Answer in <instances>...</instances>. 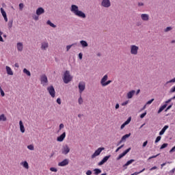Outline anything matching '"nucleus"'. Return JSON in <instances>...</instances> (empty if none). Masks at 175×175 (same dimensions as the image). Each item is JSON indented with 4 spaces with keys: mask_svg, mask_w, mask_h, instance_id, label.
<instances>
[{
    "mask_svg": "<svg viewBox=\"0 0 175 175\" xmlns=\"http://www.w3.org/2000/svg\"><path fill=\"white\" fill-rule=\"evenodd\" d=\"M63 81L64 84H69L73 80V76L70 75V71L66 70L63 75Z\"/></svg>",
    "mask_w": 175,
    "mask_h": 175,
    "instance_id": "nucleus-1",
    "label": "nucleus"
},
{
    "mask_svg": "<svg viewBox=\"0 0 175 175\" xmlns=\"http://www.w3.org/2000/svg\"><path fill=\"white\" fill-rule=\"evenodd\" d=\"M130 53L132 55H137L139 53V46L136 45L130 46Z\"/></svg>",
    "mask_w": 175,
    "mask_h": 175,
    "instance_id": "nucleus-2",
    "label": "nucleus"
},
{
    "mask_svg": "<svg viewBox=\"0 0 175 175\" xmlns=\"http://www.w3.org/2000/svg\"><path fill=\"white\" fill-rule=\"evenodd\" d=\"M40 81L43 87H46V85H49V79H47V76L46 75H42L40 76Z\"/></svg>",
    "mask_w": 175,
    "mask_h": 175,
    "instance_id": "nucleus-3",
    "label": "nucleus"
},
{
    "mask_svg": "<svg viewBox=\"0 0 175 175\" xmlns=\"http://www.w3.org/2000/svg\"><path fill=\"white\" fill-rule=\"evenodd\" d=\"M46 90L51 98H55V89H54V86L51 85L48 87Z\"/></svg>",
    "mask_w": 175,
    "mask_h": 175,
    "instance_id": "nucleus-4",
    "label": "nucleus"
},
{
    "mask_svg": "<svg viewBox=\"0 0 175 175\" xmlns=\"http://www.w3.org/2000/svg\"><path fill=\"white\" fill-rule=\"evenodd\" d=\"M69 152H70V148H69V146H63L62 148V154H63V155H68Z\"/></svg>",
    "mask_w": 175,
    "mask_h": 175,
    "instance_id": "nucleus-5",
    "label": "nucleus"
},
{
    "mask_svg": "<svg viewBox=\"0 0 175 175\" xmlns=\"http://www.w3.org/2000/svg\"><path fill=\"white\" fill-rule=\"evenodd\" d=\"M105 150V148H98L94 153L92 155V159H94V158H96V157H98L100 155V153Z\"/></svg>",
    "mask_w": 175,
    "mask_h": 175,
    "instance_id": "nucleus-6",
    "label": "nucleus"
},
{
    "mask_svg": "<svg viewBox=\"0 0 175 175\" xmlns=\"http://www.w3.org/2000/svg\"><path fill=\"white\" fill-rule=\"evenodd\" d=\"M101 6H103V8H110V6H111V3L110 2V0H103Z\"/></svg>",
    "mask_w": 175,
    "mask_h": 175,
    "instance_id": "nucleus-7",
    "label": "nucleus"
},
{
    "mask_svg": "<svg viewBox=\"0 0 175 175\" xmlns=\"http://www.w3.org/2000/svg\"><path fill=\"white\" fill-rule=\"evenodd\" d=\"M78 88L79 90V93L82 94L84 90H85V83L79 82Z\"/></svg>",
    "mask_w": 175,
    "mask_h": 175,
    "instance_id": "nucleus-8",
    "label": "nucleus"
},
{
    "mask_svg": "<svg viewBox=\"0 0 175 175\" xmlns=\"http://www.w3.org/2000/svg\"><path fill=\"white\" fill-rule=\"evenodd\" d=\"M110 157H111V155H108V156H105L101 161H100L98 165V166H102V165H104V163H106V162H107V161H109V159L110 158Z\"/></svg>",
    "mask_w": 175,
    "mask_h": 175,
    "instance_id": "nucleus-9",
    "label": "nucleus"
},
{
    "mask_svg": "<svg viewBox=\"0 0 175 175\" xmlns=\"http://www.w3.org/2000/svg\"><path fill=\"white\" fill-rule=\"evenodd\" d=\"M49 49V42H42L41 43V50L46 51Z\"/></svg>",
    "mask_w": 175,
    "mask_h": 175,
    "instance_id": "nucleus-10",
    "label": "nucleus"
},
{
    "mask_svg": "<svg viewBox=\"0 0 175 175\" xmlns=\"http://www.w3.org/2000/svg\"><path fill=\"white\" fill-rule=\"evenodd\" d=\"M75 16H77L78 17H81V18H85L87 16L83 11L79 10L77 12H76Z\"/></svg>",
    "mask_w": 175,
    "mask_h": 175,
    "instance_id": "nucleus-11",
    "label": "nucleus"
},
{
    "mask_svg": "<svg viewBox=\"0 0 175 175\" xmlns=\"http://www.w3.org/2000/svg\"><path fill=\"white\" fill-rule=\"evenodd\" d=\"M65 137H66V133L64 132L61 135L57 137V141L64 142Z\"/></svg>",
    "mask_w": 175,
    "mask_h": 175,
    "instance_id": "nucleus-12",
    "label": "nucleus"
},
{
    "mask_svg": "<svg viewBox=\"0 0 175 175\" xmlns=\"http://www.w3.org/2000/svg\"><path fill=\"white\" fill-rule=\"evenodd\" d=\"M141 18L142 21H148L150 20V16L148 14H141Z\"/></svg>",
    "mask_w": 175,
    "mask_h": 175,
    "instance_id": "nucleus-13",
    "label": "nucleus"
},
{
    "mask_svg": "<svg viewBox=\"0 0 175 175\" xmlns=\"http://www.w3.org/2000/svg\"><path fill=\"white\" fill-rule=\"evenodd\" d=\"M36 13L37 16H40V15L44 14V9H43V8H42V7H40L36 10Z\"/></svg>",
    "mask_w": 175,
    "mask_h": 175,
    "instance_id": "nucleus-14",
    "label": "nucleus"
},
{
    "mask_svg": "<svg viewBox=\"0 0 175 175\" xmlns=\"http://www.w3.org/2000/svg\"><path fill=\"white\" fill-rule=\"evenodd\" d=\"M66 165H69V160L68 159H64L58 163V166H66Z\"/></svg>",
    "mask_w": 175,
    "mask_h": 175,
    "instance_id": "nucleus-15",
    "label": "nucleus"
},
{
    "mask_svg": "<svg viewBox=\"0 0 175 175\" xmlns=\"http://www.w3.org/2000/svg\"><path fill=\"white\" fill-rule=\"evenodd\" d=\"M136 91L131 90L127 93V98L128 99H132L133 98V96L135 95Z\"/></svg>",
    "mask_w": 175,
    "mask_h": 175,
    "instance_id": "nucleus-16",
    "label": "nucleus"
},
{
    "mask_svg": "<svg viewBox=\"0 0 175 175\" xmlns=\"http://www.w3.org/2000/svg\"><path fill=\"white\" fill-rule=\"evenodd\" d=\"M1 12V14L5 20V23H8V16L6 15V12H5V10H3V8H1L0 9Z\"/></svg>",
    "mask_w": 175,
    "mask_h": 175,
    "instance_id": "nucleus-17",
    "label": "nucleus"
},
{
    "mask_svg": "<svg viewBox=\"0 0 175 175\" xmlns=\"http://www.w3.org/2000/svg\"><path fill=\"white\" fill-rule=\"evenodd\" d=\"M70 10L75 14L79 11V7L76 5H72Z\"/></svg>",
    "mask_w": 175,
    "mask_h": 175,
    "instance_id": "nucleus-18",
    "label": "nucleus"
},
{
    "mask_svg": "<svg viewBox=\"0 0 175 175\" xmlns=\"http://www.w3.org/2000/svg\"><path fill=\"white\" fill-rule=\"evenodd\" d=\"M107 79H109V77L107 75H105L100 80V84L103 87L104 84L107 81Z\"/></svg>",
    "mask_w": 175,
    "mask_h": 175,
    "instance_id": "nucleus-19",
    "label": "nucleus"
},
{
    "mask_svg": "<svg viewBox=\"0 0 175 175\" xmlns=\"http://www.w3.org/2000/svg\"><path fill=\"white\" fill-rule=\"evenodd\" d=\"M16 49H17L18 51H23V50L24 49L23 42H18L16 44Z\"/></svg>",
    "mask_w": 175,
    "mask_h": 175,
    "instance_id": "nucleus-20",
    "label": "nucleus"
},
{
    "mask_svg": "<svg viewBox=\"0 0 175 175\" xmlns=\"http://www.w3.org/2000/svg\"><path fill=\"white\" fill-rule=\"evenodd\" d=\"M5 69L8 75H9L10 76H13V70H12V68H10V67L6 66Z\"/></svg>",
    "mask_w": 175,
    "mask_h": 175,
    "instance_id": "nucleus-21",
    "label": "nucleus"
},
{
    "mask_svg": "<svg viewBox=\"0 0 175 175\" xmlns=\"http://www.w3.org/2000/svg\"><path fill=\"white\" fill-rule=\"evenodd\" d=\"M19 125H20V131L22 133H24L25 132V128L24 127V124H23V121L19 122Z\"/></svg>",
    "mask_w": 175,
    "mask_h": 175,
    "instance_id": "nucleus-22",
    "label": "nucleus"
},
{
    "mask_svg": "<svg viewBox=\"0 0 175 175\" xmlns=\"http://www.w3.org/2000/svg\"><path fill=\"white\" fill-rule=\"evenodd\" d=\"M167 107V104H165L163 106H161L159 111H157L158 114H160V113H162V111H163V110H165V109H166V107Z\"/></svg>",
    "mask_w": 175,
    "mask_h": 175,
    "instance_id": "nucleus-23",
    "label": "nucleus"
},
{
    "mask_svg": "<svg viewBox=\"0 0 175 175\" xmlns=\"http://www.w3.org/2000/svg\"><path fill=\"white\" fill-rule=\"evenodd\" d=\"M167 128H169V126L165 125V126L161 129V131L159 132L160 136H162V135H163V133H165V132L166 131V129H167Z\"/></svg>",
    "mask_w": 175,
    "mask_h": 175,
    "instance_id": "nucleus-24",
    "label": "nucleus"
},
{
    "mask_svg": "<svg viewBox=\"0 0 175 175\" xmlns=\"http://www.w3.org/2000/svg\"><path fill=\"white\" fill-rule=\"evenodd\" d=\"M80 44H81L82 47H88V43L85 40H81Z\"/></svg>",
    "mask_w": 175,
    "mask_h": 175,
    "instance_id": "nucleus-25",
    "label": "nucleus"
},
{
    "mask_svg": "<svg viewBox=\"0 0 175 175\" xmlns=\"http://www.w3.org/2000/svg\"><path fill=\"white\" fill-rule=\"evenodd\" d=\"M25 167V169H29V165H28V162L27 161H23L21 163Z\"/></svg>",
    "mask_w": 175,
    "mask_h": 175,
    "instance_id": "nucleus-26",
    "label": "nucleus"
},
{
    "mask_svg": "<svg viewBox=\"0 0 175 175\" xmlns=\"http://www.w3.org/2000/svg\"><path fill=\"white\" fill-rule=\"evenodd\" d=\"M8 29H12L13 27V19L9 21L8 23Z\"/></svg>",
    "mask_w": 175,
    "mask_h": 175,
    "instance_id": "nucleus-27",
    "label": "nucleus"
},
{
    "mask_svg": "<svg viewBox=\"0 0 175 175\" xmlns=\"http://www.w3.org/2000/svg\"><path fill=\"white\" fill-rule=\"evenodd\" d=\"M133 162H135V159H131L129 161H128L124 165L123 167H125L126 166H129V165H131V163H132Z\"/></svg>",
    "mask_w": 175,
    "mask_h": 175,
    "instance_id": "nucleus-28",
    "label": "nucleus"
},
{
    "mask_svg": "<svg viewBox=\"0 0 175 175\" xmlns=\"http://www.w3.org/2000/svg\"><path fill=\"white\" fill-rule=\"evenodd\" d=\"M46 24L52 27V28H57V25H54V23H51V21H47Z\"/></svg>",
    "mask_w": 175,
    "mask_h": 175,
    "instance_id": "nucleus-29",
    "label": "nucleus"
},
{
    "mask_svg": "<svg viewBox=\"0 0 175 175\" xmlns=\"http://www.w3.org/2000/svg\"><path fill=\"white\" fill-rule=\"evenodd\" d=\"M94 174L96 175L100 174V173H102V170L99 168L94 169Z\"/></svg>",
    "mask_w": 175,
    "mask_h": 175,
    "instance_id": "nucleus-30",
    "label": "nucleus"
},
{
    "mask_svg": "<svg viewBox=\"0 0 175 175\" xmlns=\"http://www.w3.org/2000/svg\"><path fill=\"white\" fill-rule=\"evenodd\" d=\"M131 137V133L129 134H126L124 135L122 137V140H123V142H125V140H126V139H128V137Z\"/></svg>",
    "mask_w": 175,
    "mask_h": 175,
    "instance_id": "nucleus-31",
    "label": "nucleus"
},
{
    "mask_svg": "<svg viewBox=\"0 0 175 175\" xmlns=\"http://www.w3.org/2000/svg\"><path fill=\"white\" fill-rule=\"evenodd\" d=\"M6 120L7 118H6V116H5V114L0 115V122L1 121L5 122L6 121Z\"/></svg>",
    "mask_w": 175,
    "mask_h": 175,
    "instance_id": "nucleus-32",
    "label": "nucleus"
},
{
    "mask_svg": "<svg viewBox=\"0 0 175 175\" xmlns=\"http://www.w3.org/2000/svg\"><path fill=\"white\" fill-rule=\"evenodd\" d=\"M75 44H77V43H74L70 45H67L66 46V51H69V50H70V49H72V47H73V46H75Z\"/></svg>",
    "mask_w": 175,
    "mask_h": 175,
    "instance_id": "nucleus-33",
    "label": "nucleus"
},
{
    "mask_svg": "<svg viewBox=\"0 0 175 175\" xmlns=\"http://www.w3.org/2000/svg\"><path fill=\"white\" fill-rule=\"evenodd\" d=\"M23 73H25L27 76H31V72H29L27 68L23 69Z\"/></svg>",
    "mask_w": 175,
    "mask_h": 175,
    "instance_id": "nucleus-34",
    "label": "nucleus"
},
{
    "mask_svg": "<svg viewBox=\"0 0 175 175\" xmlns=\"http://www.w3.org/2000/svg\"><path fill=\"white\" fill-rule=\"evenodd\" d=\"M172 29H173V27H167L164 29V32H169V31H172Z\"/></svg>",
    "mask_w": 175,
    "mask_h": 175,
    "instance_id": "nucleus-35",
    "label": "nucleus"
},
{
    "mask_svg": "<svg viewBox=\"0 0 175 175\" xmlns=\"http://www.w3.org/2000/svg\"><path fill=\"white\" fill-rule=\"evenodd\" d=\"M83 98L81 97V96H80V97H79V99H78V103H79V105H83Z\"/></svg>",
    "mask_w": 175,
    "mask_h": 175,
    "instance_id": "nucleus-36",
    "label": "nucleus"
},
{
    "mask_svg": "<svg viewBox=\"0 0 175 175\" xmlns=\"http://www.w3.org/2000/svg\"><path fill=\"white\" fill-rule=\"evenodd\" d=\"M124 157H125V155L124 154V153L120 154L118 157H117V161H120V159H121V158H124Z\"/></svg>",
    "mask_w": 175,
    "mask_h": 175,
    "instance_id": "nucleus-37",
    "label": "nucleus"
},
{
    "mask_svg": "<svg viewBox=\"0 0 175 175\" xmlns=\"http://www.w3.org/2000/svg\"><path fill=\"white\" fill-rule=\"evenodd\" d=\"M27 148L29 150H30L31 151H33V150H35V148H33V145H29V146H27Z\"/></svg>",
    "mask_w": 175,
    "mask_h": 175,
    "instance_id": "nucleus-38",
    "label": "nucleus"
},
{
    "mask_svg": "<svg viewBox=\"0 0 175 175\" xmlns=\"http://www.w3.org/2000/svg\"><path fill=\"white\" fill-rule=\"evenodd\" d=\"M131 148H129L128 149H126V150H124L122 153L124 155H126L128 152H129V151H131Z\"/></svg>",
    "mask_w": 175,
    "mask_h": 175,
    "instance_id": "nucleus-39",
    "label": "nucleus"
},
{
    "mask_svg": "<svg viewBox=\"0 0 175 175\" xmlns=\"http://www.w3.org/2000/svg\"><path fill=\"white\" fill-rule=\"evenodd\" d=\"M131 121H132V118L129 117L127 120L124 122V124L126 125H128V124H129V122H131Z\"/></svg>",
    "mask_w": 175,
    "mask_h": 175,
    "instance_id": "nucleus-40",
    "label": "nucleus"
},
{
    "mask_svg": "<svg viewBox=\"0 0 175 175\" xmlns=\"http://www.w3.org/2000/svg\"><path fill=\"white\" fill-rule=\"evenodd\" d=\"M0 94L1 96H5V92H3V90H2V88L0 86Z\"/></svg>",
    "mask_w": 175,
    "mask_h": 175,
    "instance_id": "nucleus-41",
    "label": "nucleus"
},
{
    "mask_svg": "<svg viewBox=\"0 0 175 175\" xmlns=\"http://www.w3.org/2000/svg\"><path fill=\"white\" fill-rule=\"evenodd\" d=\"M166 147H167V144H163L161 145V146L160 147V150H163V148H166Z\"/></svg>",
    "mask_w": 175,
    "mask_h": 175,
    "instance_id": "nucleus-42",
    "label": "nucleus"
},
{
    "mask_svg": "<svg viewBox=\"0 0 175 175\" xmlns=\"http://www.w3.org/2000/svg\"><path fill=\"white\" fill-rule=\"evenodd\" d=\"M23 9H24V3H21L19 4V10H23Z\"/></svg>",
    "mask_w": 175,
    "mask_h": 175,
    "instance_id": "nucleus-43",
    "label": "nucleus"
},
{
    "mask_svg": "<svg viewBox=\"0 0 175 175\" xmlns=\"http://www.w3.org/2000/svg\"><path fill=\"white\" fill-rule=\"evenodd\" d=\"M161 139H162V137L161 136H158L156 138L155 143H158V142H161Z\"/></svg>",
    "mask_w": 175,
    "mask_h": 175,
    "instance_id": "nucleus-44",
    "label": "nucleus"
},
{
    "mask_svg": "<svg viewBox=\"0 0 175 175\" xmlns=\"http://www.w3.org/2000/svg\"><path fill=\"white\" fill-rule=\"evenodd\" d=\"M124 144L121 145L120 146H119L116 150V152H118V151H120V150H121V148H122L124 147Z\"/></svg>",
    "mask_w": 175,
    "mask_h": 175,
    "instance_id": "nucleus-45",
    "label": "nucleus"
},
{
    "mask_svg": "<svg viewBox=\"0 0 175 175\" xmlns=\"http://www.w3.org/2000/svg\"><path fill=\"white\" fill-rule=\"evenodd\" d=\"M146 115H147V112L145 111L144 113L140 115V118H144V117H146Z\"/></svg>",
    "mask_w": 175,
    "mask_h": 175,
    "instance_id": "nucleus-46",
    "label": "nucleus"
},
{
    "mask_svg": "<svg viewBox=\"0 0 175 175\" xmlns=\"http://www.w3.org/2000/svg\"><path fill=\"white\" fill-rule=\"evenodd\" d=\"M169 83H175V77L168 81L166 82V84H169Z\"/></svg>",
    "mask_w": 175,
    "mask_h": 175,
    "instance_id": "nucleus-47",
    "label": "nucleus"
},
{
    "mask_svg": "<svg viewBox=\"0 0 175 175\" xmlns=\"http://www.w3.org/2000/svg\"><path fill=\"white\" fill-rule=\"evenodd\" d=\"M111 83V80L107 81L105 83H104V85L103 87H106V85H109Z\"/></svg>",
    "mask_w": 175,
    "mask_h": 175,
    "instance_id": "nucleus-48",
    "label": "nucleus"
},
{
    "mask_svg": "<svg viewBox=\"0 0 175 175\" xmlns=\"http://www.w3.org/2000/svg\"><path fill=\"white\" fill-rule=\"evenodd\" d=\"M50 170L51 172H57L58 171V170H57V168L55 167H51Z\"/></svg>",
    "mask_w": 175,
    "mask_h": 175,
    "instance_id": "nucleus-49",
    "label": "nucleus"
},
{
    "mask_svg": "<svg viewBox=\"0 0 175 175\" xmlns=\"http://www.w3.org/2000/svg\"><path fill=\"white\" fill-rule=\"evenodd\" d=\"M153 100H154V98H152L151 100H148L147 103H146V105H151L153 102Z\"/></svg>",
    "mask_w": 175,
    "mask_h": 175,
    "instance_id": "nucleus-50",
    "label": "nucleus"
},
{
    "mask_svg": "<svg viewBox=\"0 0 175 175\" xmlns=\"http://www.w3.org/2000/svg\"><path fill=\"white\" fill-rule=\"evenodd\" d=\"M170 94H173V92H175V86L170 89Z\"/></svg>",
    "mask_w": 175,
    "mask_h": 175,
    "instance_id": "nucleus-51",
    "label": "nucleus"
},
{
    "mask_svg": "<svg viewBox=\"0 0 175 175\" xmlns=\"http://www.w3.org/2000/svg\"><path fill=\"white\" fill-rule=\"evenodd\" d=\"M129 102V100H126V101L122 103V106H126V105H128Z\"/></svg>",
    "mask_w": 175,
    "mask_h": 175,
    "instance_id": "nucleus-52",
    "label": "nucleus"
},
{
    "mask_svg": "<svg viewBox=\"0 0 175 175\" xmlns=\"http://www.w3.org/2000/svg\"><path fill=\"white\" fill-rule=\"evenodd\" d=\"M64 127V124H59V131H61V129H63V128Z\"/></svg>",
    "mask_w": 175,
    "mask_h": 175,
    "instance_id": "nucleus-53",
    "label": "nucleus"
},
{
    "mask_svg": "<svg viewBox=\"0 0 175 175\" xmlns=\"http://www.w3.org/2000/svg\"><path fill=\"white\" fill-rule=\"evenodd\" d=\"M158 155H159V154L149 157V158H148V161H150V159H152L153 158H157V157H158Z\"/></svg>",
    "mask_w": 175,
    "mask_h": 175,
    "instance_id": "nucleus-54",
    "label": "nucleus"
},
{
    "mask_svg": "<svg viewBox=\"0 0 175 175\" xmlns=\"http://www.w3.org/2000/svg\"><path fill=\"white\" fill-rule=\"evenodd\" d=\"M172 106H173V104L169 105V106L166 108L165 111H167V110H170V109H172Z\"/></svg>",
    "mask_w": 175,
    "mask_h": 175,
    "instance_id": "nucleus-55",
    "label": "nucleus"
},
{
    "mask_svg": "<svg viewBox=\"0 0 175 175\" xmlns=\"http://www.w3.org/2000/svg\"><path fill=\"white\" fill-rule=\"evenodd\" d=\"M86 174H87V175H91V174H92V171H91V170H88V171L86 172Z\"/></svg>",
    "mask_w": 175,
    "mask_h": 175,
    "instance_id": "nucleus-56",
    "label": "nucleus"
},
{
    "mask_svg": "<svg viewBox=\"0 0 175 175\" xmlns=\"http://www.w3.org/2000/svg\"><path fill=\"white\" fill-rule=\"evenodd\" d=\"M56 102L58 105H61V98H58L57 100H56Z\"/></svg>",
    "mask_w": 175,
    "mask_h": 175,
    "instance_id": "nucleus-57",
    "label": "nucleus"
},
{
    "mask_svg": "<svg viewBox=\"0 0 175 175\" xmlns=\"http://www.w3.org/2000/svg\"><path fill=\"white\" fill-rule=\"evenodd\" d=\"M79 59H83V53H79Z\"/></svg>",
    "mask_w": 175,
    "mask_h": 175,
    "instance_id": "nucleus-58",
    "label": "nucleus"
},
{
    "mask_svg": "<svg viewBox=\"0 0 175 175\" xmlns=\"http://www.w3.org/2000/svg\"><path fill=\"white\" fill-rule=\"evenodd\" d=\"M148 144V141H146L144 142L142 147H146V146H147V144Z\"/></svg>",
    "mask_w": 175,
    "mask_h": 175,
    "instance_id": "nucleus-59",
    "label": "nucleus"
},
{
    "mask_svg": "<svg viewBox=\"0 0 175 175\" xmlns=\"http://www.w3.org/2000/svg\"><path fill=\"white\" fill-rule=\"evenodd\" d=\"M126 124L123 123V124L121 125V126H120V129H124L125 128V126H126Z\"/></svg>",
    "mask_w": 175,
    "mask_h": 175,
    "instance_id": "nucleus-60",
    "label": "nucleus"
},
{
    "mask_svg": "<svg viewBox=\"0 0 175 175\" xmlns=\"http://www.w3.org/2000/svg\"><path fill=\"white\" fill-rule=\"evenodd\" d=\"M156 169H158V167L154 166L152 168L150 169V171L155 170Z\"/></svg>",
    "mask_w": 175,
    "mask_h": 175,
    "instance_id": "nucleus-61",
    "label": "nucleus"
},
{
    "mask_svg": "<svg viewBox=\"0 0 175 175\" xmlns=\"http://www.w3.org/2000/svg\"><path fill=\"white\" fill-rule=\"evenodd\" d=\"M116 109H120V104L117 103L115 106Z\"/></svg>",
    "mask_w": 175,
    "mask_h": 175,
    "instance_id": "nucleus-62",
    "label": "nucleus"
},
{
    "mask_svg": "<svg viewBox=\"0 0 175 175\" xmlns=\"http://www.w3.org/2000/svg\"><path fill=\"white\" fill-rule=\"evenodd\" d=\"M136 25H137V27H140V26H142V22H137V23H136Z\"/></svg>",
    "mask_w": 175,
    "mask_h": 175,
    "instance_id": "nucleus-63",
    "label": "nucleus"
},
{
    "mask_svg": "<svg viewBox=\"0 0 175 175\" xmlns=\"http://www.w3.org/2000/svg\"><path fill=\"white\" fill-rule=\"evenodd\" d=\"M138 6H144V3L139 2V3H138Z\"/></svg>",
    "mask_w": 175,
    "mask_h": 175,
    "instance_id": "nucleus-64",
    "label": "nucleus"
}]
</instances>
